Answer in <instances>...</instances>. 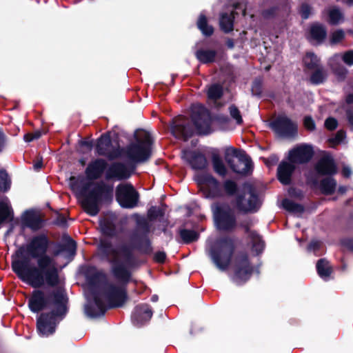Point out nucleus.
Wrapping results in <instances>:
<instances>
[{
  "instance_id": "1",
  "label": "nucleus",
  "mask_w": 353,
  "mask_h": 353,
  "mask_svg": "<svg viewBox=\"0 0 353 353\" xmlns=\"http://www.w3.org/2000/svg\"><path fill=\"white\" fill-rule=\"evenodd\" d=\"M48 241L44 236L36 237L18 254L23 258L37 259V268H28L23 261H14L12 270L26 283L34 288L54 287L59 284V270L55 261L46 255Z\"/></svg>"
},
{
  "instance_id": "2",
  "label": "nucleus",
  "mask_w": 353,
  "mask_h": 353,
  "mask_svg": "<svg viewBox=\"0 0 353 353\" xmlns=\"http://www.w3.org/2000/svg\"><path fill=\"white\" fill-rule=\"evenodd\" d=\"M67 298L60 295L57 298L54 306L57 305V312L41 314L37 320V330L42 336H48L55 330V326L66 313Z\"/></svg>"
},
{
  "instance_id": "3",
  "label": "nucleus",
  "mask_w": 353,
  "mask_h": 353,
  "mask_svg": "<svg viewBox=\"0 0 353 353\" xmlns=\"http://www.w3.org/2000/svg\"><path fill=\"white\" fill-rule=\"evenodd\" d=\"M233 251V243L229 239H220L209 248V254L216 267L224 270L228 266Z\"/></svg>"
},
{
  "instance_id": "4",
  "label": "nucleus",
  "mask_w": 353,
  "mask_h": 353,
  "mask_svg": "<svg viewBox=\"0 0 353 353\" xmlns=\"http://www.w3.org/2000/svg\"><path fill=\"white\" fill-rule=\"evenodd\" d=\"M137 141L132 143L127 148L125 151L126 157L134 162L145 161L150 155V135L144 131H139L136 134Z\"/></svg>"
},
{
  "instance_id": "5",
  "label": "nucleus",
  "mask_w": 353,
  "mask_h": 353,
  "mask_svg": "<svg viewBox=\"0 0 353 353\" xmlns=\"http://www.w3.org/2000/svg\"><path fill=\"white\" fill-rule=\"evenodd\" d=\"M225 160L236 173L245 174L250 169V158L243 153L238 152L234 148L229 147L225 149Z\"/></svg>"
},
{
  "instance_id": "6",
  "label": "nucleus",
  "mask_w": 353,
  "mask_h": 353,
  "mask_svg": "<svg viewBox=\"0 0 353 353\" xmlns=\"http://www.w3.org/2000/svg\"><path fill=\"white\" fill-rule=\"evenodd\" d=\"M61 294L65 296L63 292H61L51 296L46 300L43 292L36 290L33 292L32 297L29 300V307L34 312H37L46 307L50 308L53 312H57V305L54 306V303H56L57 298Z\"/></svg>"
},
{
  "instance_id": "7",
  "label": "nucleus",
  "mask_w": 353,
  "mask_h": 353,
  "mask_svg": "<svg viewBox=\"0 0 353 353\" xmlns=\"http://www.w3.org/2000/svg\"><path fill=\"white\" fill-rule=\"evenodd\" d=\"M116 198L121 207L132 208L137 204L139 195L132 185L123 183L117 186Z\"/></svg>"
},
{
  "instance_id": "8",
  "label": "nucleus",
  "mask_w": 353,
  "mask_h": 353,
  "mask_svg": "<svg viewBox=\"0 0 353 353\" xmlns=\"http://www.w3.org/2000/svg\"><path fill=\"white\" fill-rule=\"evenodd\" d=\"M270 128L278 134L285 137L294 136L297 131V124L285 116L279 117L270 124Z\"/></svg>"
},
{
  "instance_id": "9",
  "label": "nucleus",
  "mask_w": 353,
  "mask_h": 353,
  "mask_svg": "<svg viewBox=\"0 0 353 353\" xmlns=\"http://www.w3.org/2000/svg\"><path fill=\"white\" fill-rule=\"evenodd\" d=\"M212 211L215 225L219 229L228 230L234 225V219L225 208L215 205L212 207Z\"/></svg>"
},
{
  "instance_id": "10",
  "label": "nucleus",
  "mask_w": 353,
  "mask_h": 353,
  "mask_svg": "<svg viewBox=\"0 0 353 353\" xmlns=\"http://www.w3.org/2000/svg\"><path fill=\"white\" fill-rule=\"evenodd\" d=\"M313 153L311 145L301 144L289 152V160L293 163H304L311 159Z\"/></svg>"
},
{
  "instance_id": "11",
  "label": "nucleus",
  "mask_w": 353,
  "mask_h": 353,
  "mask_svg": "<svg viewBox=\"0 0 353 353\" xmlns=\"http://www.w3.org/2000/svg\"><path fill=\"white\" fill-rule=\"evenodd\" d=\"M201 188L208 192L207 196H217L222 194L221 189L218 181L212 176L208 174H201L196 178Z\"/></svg>"
},
{
  "instance_id": "12",
  "label": "nucleus",
  "mask_w": 353,
  "mask_h": 353,
  "mask_svg": "<svg viewBox=\"0 0 353 353\" xmlns=\"http://www.w3.org/2000/svg\"><path fill=\"white\" fill-rule=\"evenodd\" d=\"M259 205L256 196L254 193L250 190L244 192L237 199V206L239 210L244 212H252L255 210Z\"/></svg>"
},
{
  "instance_id": "13",
  "label": "nucleus",
  "mask_w": 353,
  "mask_h": 353,
  "mask_svg": "<svg viewBox=\"0 0 353 353\" xmlns=\"http://www.w3.org/2000/svg\"><path fill=\"white\" fill-rule=\"evenodd\" d=\"M131 175L130 171L123 164L115 163L111 165L106 171L107 179H123Z\"/></svg>"
},
{
  "instance_id": "14",
  "label": "nucleus",
  "mask_w": 353,
  "mask_h": 353,
  "mask_svg": "<svg viewBox=\"0 0 353 353\" xmlns=\"http://www.w3.org/2000/svg\"><path fill=\"white\" fill-rule=\"evenodd\" d=\"M22 219L26 226L33 230H37L42 225L41 214L37 211H26L23 214Z\"/></svg>"
},
{
  "instance_id": "15",
  "label": "nucleus",
  "mask_w": 353,
  "mask_h": 353,
  "mask_svg": "<svg viewBox=\"0 0 353 353\" xmlns=\"http://www.w3.org/2000/svg\"><path fill=\"white\" fill-rule=\"evenodd\" d=\"M182 157L194 169H202L206 165V159L201 154H196L191 151H184Z\"/></svg>"
},
{
  "instance_id": "16",
  "label": "nucleus",
  "mask_w": 353,
  "mask_h": 353,
  "mask_svg": "<svg viewBox=\"0 0 353 353\" xmlns=\"http://www.w3.org/2000/svg\"><path fill=\"white\" fill-rule=\"evenodd\" d=\"M325 19L331 25H338L345 21V17L337 7H330L324 11Z\"/></svg>"
},
{
  "instance_id": "17",
  "label": "nucleus",
  "mask_w": 353,
  "mask_h": 353,
  "mask_svg": "<svg viewBox=\"0 0 353 353\" xmlns=\"http://www.w3.org/2000/svg\"><path fill=\"white\" fill-rule=\"evenodd\" d=\"M152 316V312L147 305H141L136 307L132 316L133 321L137 325H141L149 321Z\"/></svg>"
},
{
  "instance_id": "18",
  "label": "nucleus",
  "mask_w": 353,
  "mask_h": 353,
  "mask_svg": "<svg viewBox=\"0 0 353 353\" xmlns=\"http://www.w3.org/2000/svg\"><path fill=\"white\" fill-rule=\"evenodd\" d=\"M327 37L326 28L319 23L313 24L310 28L309 39L315 43H321Z\"/></svg>"
},
{
  "instance_id": "19",
  "label": "nucleus",
  "mask_w": 353,
  "mask_h": 353,
  "mask_svg": "<svg viewBox=\"0 0 353 353\" xmlns=\"http://www.w3.org/2000/svg\"><path fill=\"white\" fill-rule=\"evenodd\" d=\"M106 167L105 161L97 159L90 163L86 168L85 173L90 179L99 178Z\"/></svg>"
},
{
  "instance_id": "20",
  "label": "nucleus",
  "mask_w": 353,
  "mask_h": 353,
  "mask_svg": "<svg viewBox=\"0 0 353 353\" xmlns=\"http://www.w3.org/2000/svg\"><path fill=\"white\" fill-rule=\"evenodd\" d=\"M293 163L282 162L278 168V177L283 184H288L291 180V175L294 170Z\"/></svg>"
},
{
  "instance_id": "21",
  "label": "nucleus",
  "mask_w": 353,
  "mask_h": 353,
  "mask_svg": "<svg viewBox=\"0 0 353 353\" xmlns=\"http://www.w3.org/2000/svg\"><path fill=\"white\" fill-rule=\"evenodd\" d=\"M316 170L320 174H332L335 173L336 167L331 157H325L318 162Z\"/></svg>"
},
{
  "instance_id": "22",
  "label": "nucleus",
  "mask_w": 353,
  "mask_h": 353,
  "mask_svg": "<svg viewBox=\"0 0 353 353\" xmlns=\"http://www.w3.org/2000/svg\"><path fill=\"white\" fill-rule=\"evenodd\" d=\"M84 210L92 216L96 215L99 212V198L97 195H90L82 201Z\"/></svg>"
},
{
  "instance_id": "23",
  "label": "nucleus",
  "mask_w": 353,
  "mask_h": 353,
  "mask_svg": "<svg viewBox=\"0 0 353 353\" xmlns=\"http://www.w3.org/2000/svg\"><path fill=\"white\" fill-rule=\"evenodd\" d=\"M108 299L113 306L119 307L122 305L125 301V294L121 288L112 290L108 294Z\"/></svg>"
},
{
  "instance_id": "24",
  "label": "nucleus",
  "mask_w": 353,
  "mask_h": 353,
  "mask_svg": "<svg viewBox=\"0 0 353 353\" xmlns=\"http://www.w3.org/2000/svg\"><path fill=\"white\" fill-rule=\"evenodd\" d=\"M252 270L247 261H243L241 267L236 272L235 281L237 283L247 281L251 275Z\"/></svg>"
},
{
  "instance_id": "25",
  "label": "nucleus",
  "mask_w": 353,
  "mask_h": 353,
  "mask_svg": "<svg viewBox=\"0 0 353 353\" xmlns=\"http://www.w3.org/2000/svg\"><path fill=\"white\" fill-rule=\"evenodd\" d=\"M12 214V210L8 198L0 201V223L9 219Z\"/></svg>"
},
{
  "instance_id": "26",
  "label": "nucleus",
  "mask_w": 353,
  "mask_h": 353,
  "mask_svg": "<svg viewBox=\"0 0 353 353\" xmlns=\"http://www.w3.org/2000/svg\"><path fill=\"white\" fill-rule=\"evenodd\" d=\"M197 26L205 36H210L214 32L212 26L208 24L206 17L203 14H201L198 19Z\"/></svg>"
},
{
  "instance_id": "27",
  "label": "nucleus",
  "mask_w": 353,
  "mask_h": 353,
  "mask_svg": "<svg viewBox=\"0 0 353 353\" xmlns=\"http://www.w3.org/2000/svg\"><path fill=\"white\" fill-rule=\"evenodd\" d=\"M172 133L176 137H183L185 139L191 135L188 132V127L180 123H174L170 126Z\"/></svg>"
},
{
  "instance_id": "28",
  "label": "nucleus",
  "mask_w": 353,
  "mask_h": 353,
  "mask_svg": "<svg viewBox=\"0 0 353 353\" xmlns=\"http://www.w3.org/2000/svg\"><path fill=\"white\" fill-rule=\"evenodd\" d=\"M233 14L231 13L230 15L223 14L220 19V27L222 30L225 32H230L233 30Z\"/></svg>"
},
{
  "instance_id": "29",
  "label": "nucleus",
  "mask_w": 353,
  "mask_h": 353,
  "mask_svg": "<svg viewBox=\"0 0 353 353\" xmlns=\"http://www.w3.org/2000/svg\"><path fill=\"white\" fill-rule=\"evenodd\" d=\"M194 124L200 134H207L210 132L209 119L203 115L199 120H194Z\"/></svg>"
},
{
  "instance_id": "30",
  "label": "nucleus",
  "mask_w": 353,
  "mask_h": 353,
  "mask_svg": "<svg viewBox=\"0 0 353 353\" xmlns=\"http://www.w3.org/2000/svg\"><path fill=\"white\" fill-rule=\"evenodd\" d=\"M94 305L98 309L97 312L93 311L89 305H87L85 308L86 314L90 317H97L103 314L104 312L103 305L97 297L94 298Z\"/></svg>"
},
{
  "instance_id": "31",
  "label": "nucleus",
  "mask_w": 353,
  "mask_h": 353,
  "mask_svg": "<svg viewBox=\"0 0 353 353\" xmlns=\"http://www.w3.org/2000/svg\"><path fill=\"white\" fill-rule=\"evenodd\" d=\"M130 255V250L128 248H118L114 253V263L126 261Z\"/></svg>"
},
{
  "instance_id": "32",
  "label": "nucleus",
  "mask_w": 353,
  "mask_h": 353,
  "mask_svg": "<svg viewBox=\"0 0 353 353\" xmlns=\"http://www.w3.org/2000/svg\"><path fill=\"white\" fill-rule=\"evenodd\" d=\"M196 58L203 63H209L214 60L215 52L213 50H199L196 53Z\"/></svg>"
},
{
  "instance_id": "33",
  "label": "nucleus",
  "mask_w": 353,
  "mask_h": 353,
  "mask_svg": "<svg viewBox=\"0 0 353 353\" xmlns=\"http://www.w3.org/2000/svg\"><path fill=\"white\" fill-rule=\"evenodd\" d=\"M316 268L319 276L322 278L328 276L331 273L329 263L325 259H321L318 261Z\"/></svg>"
},
{
  "instance_id": "34",
  "label": "nucleus",
  "mask_w": 353,
  "mask_h": 353,
  "mask_svg": "<svg viewBox=\"0 0 353 353\" xmlns=\"http://www.w3.org/2000/svg\"><path fill=\"white\" fill-rule=\"evenodd\" d=\"M345 33L342 29H336L330 34L329 42L331 45H336L343 41Z\"/></svg>"
},
{
  "instance_id": "35",
  "label": "nucleus",
  "mask_w": 353,
  "mask_h": 353,
  "mask_svg": "<svg viewBox=\"0 0 353 353\" xmlns=\"http://www.w3.org/2000/svg\"><path fill=\"white\" fill-rule=\"evenodd\" d=\"M336 183L333 179L328 178L321 182V188L325 194H331L336 188Z\"/></svg>"
},
{
  "instance_id": "36",
  "label": "nucleus",
  "mask_w": 353,
  "mask_h": 353,
  "mask_svg": "<svg viewBox=\"0 0 353 353\" xmlns=\"http://www.w3.org/2000/svg\"><path fill=\"white\" fill-rule=\"evenodd\" d=\"M110 140L108 136H102L97 143V150L100 154H105L108 152Z\"/></svg>"
},
{
  "instance_id": "37",
  "label": "nucleus",
  "mask_w": 353,
  "mask_h": 353,
  "mask_svg": "<svg viewBox=\"0 0 353 353\" xmlns=\"http://www.w3.org/2000/svg\"><path fill=\"white\" fill-rule=\"evenodd\" d=\"M327 74L323 68H318L313 72L310 80L313 83L318 84L322 83L326 78Z\"/></svg>"
},
{
  "instance_id": "38",
  "label": "nucleus",
  "mask_w": 353,
  "mask_h": 353,
  "mask_svg": "<svg viewBox=\"0 0 353 353\" xmlns=\"http://www.w3.org/2000/svg\"><path fill=\"white\" fill-rule=\"evenodd\" d=\"M303 61L307 68H313L317 67L319 60L314 53L308 52L304 57Z\"/></svg>"
},
{
  "instance_id": "39",
  "label": "nucleus",
  "mask_w": 353,
  "mask_h": 353,
  "mask_svg": "<svg viewBox=\"0 0 353 353\" xmlns=\"http://www.w3.org/2000/svg\"><path fill=\"white\" fill-rule=\"evenodd\" d=\"M213 167L214 171L221 176H225L226 174V168L223 165L222 161L218 157L214 156L213 157Z\"/></svg>"
},
{
  "instance_id": "40",
  "label": "nucleus",
  "mask_w": 353,
  "mask_h": 353,
  "mask_svg": "<svg viewBox=\"0 0 353 353\" xmlns=\"http://www.w3.org/2000/svg\"><path fill=\"white\" fill-rule=\"evenodd\" d=\"M222 94V88L220 85H213L210 86L208 91V97L211 99L216 100Z\"/></svg>"
},
{
  "instance_id": "41",
  "label": "nucleus",
  "mask_w": 353,
  "mask_h": 353,
  "mask_svg": "<svg viewBox=\"0 0 353 353\" xmlns=\"http://www.w3.org/2000/svg\"><path fill=\"white\" fill-rule=\"evenodd\" d=\"M341 57L343 62L347 65H353V50H348L341 55H335L334 58Z\"/></svg>"
},
{
  "instance_id": "42",
  "label": "nucleus",
  "mask_w": 353,
  "mask_h": 353,
  "mask_svg": "<svg viewBox=\"0 0 353 353\" xmlns=\"http://www.w3.org/2000/svg\"><path fill=\"white\" fill-rule=\"evenodd\" d=\"M283 206L286 210L292 212H299L303 211V208L301 206L298 205L288 199L283 201Z\"/></svg>"
},
{
  "instance_id": "43",
  "label": "nucleus",
  "mask_w": 353,
  "mask_h": 353,
  "mask_svg": "<svg viewBox=\"0 0 353 353\" xmlns=\"http://www.w3.org/2000/svg\"><path fill=\"white\" fill-rule=\"evenodd\" d=\"M223 188L225 194L232 195L236 190V185L234 181L228 180L223 183Z\"/></svg>"
},
{
  "instance_id": "44",
  "label": "nucleus",
  "mask_w": 353,
  "mask_h": 353,
  "mask_svg": "<svg viewBox=\"0 0 353 353\" xmlns=\"http://www.w3.org/2000/svg\"><path fill=\"white\" fill-rule=\"evenodd\" d=\"M181 236L185 242H190L197 239V234L191 230H182Z\"/></svg>"
},
{
  "instance_id": "45",
  "label": "nucleus",
  "mask_w": 353,
  "mask_h": 353,
  "mask_svg": "<svg viewBox=\"0 0 353 353\" xmlns=\"http://www.w3.org/2000/svg\"><path fill=\"white\" fill-rule=\"evenodd\" d=\"M10 188L8 175L5 172H0V190L6 191Z\"/></svg>"
},
{
  "instance_id": "46",
  "label": "nucleus",
  "mask_w": 353,
  "mask_h": 353,
  "mask_svg": "<svg viewBox=\"0 0 353 353\" xmlns=\"http://www.w3.org/2000/svg\"><path fill=\"white\" fill-rule=\"evenodd\" d=\"M113 272L118 278L123 280L126 279L128 277V272L123 266L121 268L114 267Z\"/></svg>"
},
{
  "instance_id": "47",
  "label": "nucleus",
  "mask_w": 353,
  "mask_h": 353,
  "mask_svg": "<svg viewBox=\"0 0 353 353\" xmlns=\"http://www.w3.org/2000/svg\"><path fill=\"white\" fill-rule=\"evenodd\" d=\"M230 113L231 117L236 120V123L240 124L242 123L241 116L239 110L236 107L231 106L230 108Z\"/></svg>"
},
{
  "instance_id": "48",
  "label": "nucleus",
  "mask_w": 353,
  "mask_h": 353,
  "mask_svg": "<svg viewBox=\"0 0 353 353\" xmlns=\"http://www.w3.org/2000/svg\"><path fill=\"white\" fill-rule=\"evenodd\" d=\"M325 126L328 130H332L337 127V121L334 118H328L325 122Z\"/></svg>"
},
{
  "instance_id": "49",
  "label": "nucleus",
  "mask_w": 353,
  "mask_h": 353,
  "mask_svg": "<svg viewBox=\"0 0 353 353\" xmlns=\"http://www.w3.org/2000/svg\"><path fill=\"white\" fill-rule=\"evenodd\" d=\"M254 242L253 248L256 250V253L261 252L264 247L263 243L259 236L254 239Z\"/></svg>"
},
{
  "instance_id": "50",
  "label": "nucleus",
  "mask_w": 353,
  "mask_h": 353,
  "mask_svg": "<svg viewBox=\"0 0 353 353\" xmlns=\"http://www.w3.org/2000/svg\"><path fill=\"white\" fill-rule=\"evenodd\" d=\"M304 125L309 130H313L315 128L314 121L310 117H306L304 119Z\"/></svg>"
},
{
  "instance_id": "51",
  "label": "nucleus",
  "mask_w": 353,
  "mask_h": 353,
  "mask_svg": "<svg viewBox=\"0 0 353 353\" xmlns=\"http://www.w3.org/2000/svg\"><path fill=\"white\" fill-rule=\"evenodd\" d=\"M332 70H334V73L338 76V77L339 79H343L345 77V76L347 73L346 69H345L343 67H340L338 70V69L335 68L332 65Z\"/></svg>"
},
{
  "instance_id": "52",
  "label": "nucleus",
  "mask_w": 353,
  "mask_h": 353,
  "mask_svg": "<svg viewBox=\"0 0 353 353\" xmlns=\"http://www.w3.org/2000/svg\"><path fill=\"white\" fill-rule=\"evenodd\" d=\"M310 12V8L307 5H303L301 9L302 17L305 19L307 18Z\"/></svg>"
},
{
  "instance_id": "53",
  "label": "nucleus",
  "mask_w": 353,
  "mask_h": 353,
  "mask_svg": "<svg viewBox=\"0 0 353 353\" xmlns=\"http://www.w3.org/2000/svg\"><path fill=\"white\" fill-rule=\"evenodd\" d=\"M154 259L159 263H163L165 259V254L161 252H157L154 255Z\"/></svg>"
},
{
  "instance_id": "54",
  "label": "nucleus",
  "mask_w": 353,
  "mask_h": 353,
  "mask_svg": "<svg viewBox=\"0 0 353 353\" xmlns=\"http://www.w3.org/2000/svg\"><path fill=\"white\" fill-rule=\"evenodd\" d=\"M68 250L69 251V252L74 255V253H75V250H76V245H75V243L72 241H70L68 243Z\"/></svg>"
},
{
  "instance_id": "55",
  "label": "nucleus",
  "mask_w": 353,
  "mask_h": 353,
  "mask_svg": "<svg viewBox=\"0 0 353 353\" xmlns=\"http://www.w3.org/2000/svg\"><path fill=\"white\" fill-rule=\"evenodd\" d=\"M343 174L345 177H349L352 174L351 169L347 166H345L343 169Z\"/></svg>"
},
{
  "instance_id": "56",
  "label": "nucleus",
  "mask_w": 353,
  "mask_h": 353,
  "mask_svg": "<svg viewBox=\"0 0 353 353\" xmlns=\"http://www.w3.org/2000/svg\"><path fill=\"white\" fill-rule=\"evenodd\" d=\"M42 166H43L42 160H39V161H37L34 164V168L35 170H38V169L41 168Z\"/></svg>"
},
{
  "instance_id": "57",
  "label": "nucleus",
  "mask_w": 353,
  "mask_h": 353,
  "mask_svg": "<svg viewBox=\"0 0 353 353\" xmlns=\"http://www.w3.org/2000/svg\"><path fill=\"white\" fill-rule=\"evenodd\" d=\"M24 139H25V141H27V142H30V141H32L34 140V137H32V135H31V134H26V135L24 136Z\"/></svg>"
},
{
  "instance_id": "58",
  "label": "nucleus",
  "mask_w": 353,
  "mask_h": 353,
  "mask_svg": "<svg viewBox=\"0 0 353 353\" xmlns=\"http://www.w3.org/2000/svg\"><path fill=\"white\" fill-rule=\"evenodd\" d=\"M30 134L34 137V139H38L41 135L39 131H36Z\"/></svg>"
},
{
  "instance_id": "59",
  "label": "nucleus",
  "mask_w": 353,
  "mask_h": 353,
  "mask_svg": "<svg viewBox=\"0 0 353 353\" xmlns=\"http://www.w3.org/2000/svg\"><path fill=\"white\" fill-rule=\"evenodd\" d=\"M4 143V137L3 133L0 131V150L1 149Z\"/></svg>"
},
{
  "instance_id": "60",
  "label": "nucleus",
  "mask_w": 353,
  "mask_h": 353,
  "mask_svg": "<svg viewBox=\"0 0 353 353\" xmlns=\"http://www.w3.org/2000/svg\"><path fill=\"white\" fill-rule=\"evenodd\" d=\"M319 243L317 242H312L309 245V249L312 250L317 247Z\"/></svg>"
},
{
  "instance_id": "61",
  "label": "nucleus",
  "mask_w": 353,
  "mask_h": 353,
  "mask_svg": "<svg viewBox=\"0 0 353 353\" xmlns=\"http://www.w3.org/2000/svg\"><path fill=\"white\" fill-rule=\"evenodd\" d=\"M347 117L349 121L353 125V112H350Z\"/></svg>"
},
{
  "instance_id": "62",
  "label": "nucleus",
  "mask_w": 353,
  "mask_h": 353,
  "mask_svg": "<svg viewBox=\"0 0 353 353\" xmlns=\"http://www.w3.org/2000/svg\"><path fill=\"white\" fill-rule=\"evenodd\" d=\"M348 5H353V0H343Z\"/></svg>"
},
{
  "instance_id": "63",
  "label": "nucleus",
  "mask_w": 353,
  "mask_h": 353,
  "mask_svg": "<svg viewBox=\"0 0 353 353\" xmlns=\"http://www.w3.org/2000/svg\"><path fill=\"white\" fill-rule=\"evenodd\" d=\"M100 225H101V228H102L103 231L105 233H106V234H109V233H108V232H107V231H106V230L103 228V222H102V221H101V223H100Z\"/></svg>"
},
{
  "instance_id": "64",
  "label": "nucleus",
  "mask_w": 353,
  "mask_h": 353,
  "mask_svg": "<svg viewBox=\"0 0 353 353\" xmlns=\"http://www.w3.org/2000/svg\"><path fill=\"white\" fill-rule=\"evenodd\" d=\"M349 102H353V97L350 96L347 99Z\"/></svg>"
}]
</instances>
